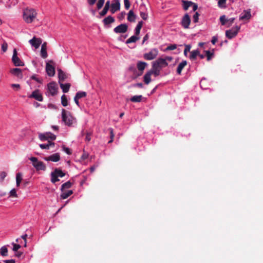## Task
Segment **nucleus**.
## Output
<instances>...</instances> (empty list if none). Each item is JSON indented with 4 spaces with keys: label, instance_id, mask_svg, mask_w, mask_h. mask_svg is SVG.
I'll return each mask as SVG.
<instances>
[{
    "label": "nucleus",
    "instance_id": "f257e3e1",
    "mask_svg": "<svg viewBox=\"0 0 263 263\" xmlns=\"http://www.w3.org/2000/svg\"><path fill=\"white\" fill-rule=\"evenodd\" d=\"M36 11L33 9H26L24 11L23 17L25 21L27 23H31L36 17Z\"/></svg>",
    "mask_w": 263,
    "mask_h": 263
},
{
    "label": "nucleus",
    "instance_id": "f03ea898",
    "mask_svg": "<svg viewBox=\"0 0 263 263\" xmlns=\"http://www.w3.org/2000/svg\"><path fill=\"white\" fill-rule=\"evenodd\" d=\"M62 121L67 126H71L72 124L73 117L72 116L71 114L65 109L62 110Z\"/></svg>",
    "mask_w": 263,
    "mask_h": 263
},
{
    "label": "nucleus",
    "instance_id": "7ed1b4c3",
    "mask_svg": "<svg viewBox=\"0 0 263 263\" xmlns=\"http://www.w3.org/2000/svg\"><path fill=\"white\" fill-rule=\"evenodd\" d=\"M65 176V173H64L61 169L58 168H55L54 170L51 173V182L52 183H55L60 180L58 178L59 177L62 178Z\"/></svg>",
    "mask_w": 263,
    "mask_h": 263
},
{
    "label": "nucleus",
    "instance_id": "20e7f679",
    "mask_svg": "<svg viewBox=\"0 0 263 263\" xmlns=\"http://www.w3.org/2000/svg\"><path fill=\"white\" fill-rule=\"evenodd\" d=\"M29 160L32 161L33 166L35 167L36 171H45L46 166L45 164L42 162L37 160L36 157H30Z\"/></svg>",
    "mask_w": 263,
    "mask_h": 263
},
{
    "label": "nucleus",
    "instance_id": "39448f33",
    "mask_svg": "<svg viewBox=\"0 0 263 263\" xmlns=\"http://www.w3.org/2000/svg\"><path fill=\"white\" fill-rule=\"evenodd\" d=\"M58 85L55 82H50L47 84V93L50 94L52 96H54L58 93Z\"/></svg>",
    "mask_w": 263,
    "mask_h": 263
},
{
    "label": "nucleus",
    "instance_id": "423d86ee",
    "mask_svg": "<svg viewBox=\"0 0 263 263\" xmlns=\"http://www.w3.org/2000/svg\"><path fill=\"white\" fill-rule=\"evenodd\" d=\"M158 52L156 48L152 49L148 52L143 54V58L146 60H152L157 57Z\"/></svg>",
    "mask_w": 263,
    "mask_h": 263
},
{
    "label": "nucleus",
    "instance_id": "0eeeda50",
    "mask_svg": "<svg viewBox=\"0 0 263 263\" xmlns=\"http://www.w3.org/2000/svg\"><path fill=\"white\" fill-rule=\"evenodd\" d=\"M239 30L240 27L236 26L232 29L227 30L226 31V36L229 39H232L237 35Z\"/></svg>",
    "mask_w": 263,
    "mask_h": 263
},
{
    "label": "nucleus",
    "instance_id": "6e6552de",
    "mask_svg": "<svg viewBox=\"0 0 263 263\" xmlns=\"http://www.w3.org/2000/svg\"><path fill=\"white\" fill-rule=\"evenodd\" d=\"M39 138L42 141L48 140H54L56 139V136L50 132H46L39 134Z\"/></svg>",
    "mask_w": 263,
    "mask_h": 263
},
{
    "label": "nucleus",
    "instance_id": "1a4fd4ad",
    "mask_svg": "<svg viewBox=\"0 0 263 263\" xmlns=\"http://www.w3.org/2000/svg\"><path fill=\"white\" fill-rule=\"evenodd\" d=\"M12 61L15 66H22L24 65V62L18 57L16 49L13 50Z\"/></svg>",
    "mask_w": 263,
    "mask_h": 263
},
{
    "label": "nucleus",
    "instance_id": "9d476101",
    "mask_svg": "<svg viewBox=\"0 0 263 263\" xmlns=\"http://www.w3.org/2000/svg\"><path fill=\"white\" fill-rule=\"evenodd\" d=\"M152 65L161 69L162 67H166L168 65V63L164 58H159L154 61Z\"/></svg>",
    "mask_w": 263,
    "mask_h": 263
},
{
    "label": "nucleus",
    "instance_id": "9b49d317",
    "mask_svg": "<svg viewBox=\"0 0 263 263\" xmlns=\"http://www.w3.org/2000/svg\"><path fill=\"white\" fill-rule=\"evenodd\" d=\"M147 65V64L143 61H138L137 64V67L139 70L138 73L136 74L135 77V78H137L138 77L141 76L143 72V70L145 68L146 66Z\"/></svg>",
    "mask_w": 263,
    "mask_h": 263
},
{
    "label": "nucleus",
    "instance_id": "f8f14e48",
    "mask_svg": "<svg viewBox=\"0 0 263 263\" xmlns=\"http://www.w3.org/2000/svg\"><path fill=\"white\" fill-rule=\"evenodd\" d=\"M50 63H53V61H50L46 63V71L49 77H53L55 74V68L53 65L50 64Z\"/></svg>",
    "mask_w": 263,
    "mask_h": 263
},
{
    "label": "nucleus",
    "instance_id": "ddd939ff",
    "mask_svg": "<svg viewBox=\"0 0 263 263\" xmlns=\"http://www.w3.org/2000/svg\"><path fill=\"white\" fill-rule=\"evenodd\" d=\"M128 29V26L126 24H121L114 29V31L116 33H125Z\"/></svg>",
    "mask_w": 263,
    "mask_h": 263
},
{
    "label": "nucleus",
    "instance_id": "4468645a",
    "mask_svg": "<svg viewBox=\"0 0 263 263\" xmlns=\"http://www.w3.org/2000/svg\"><path fill=\"white\" fill-rule=\"evenodd\" d=\"M191 23V18L189 15L185 14L182 18L181 25L184 29H188Z\"/></svg>",
    "mask_w": 263,
    "mask_h": 263
},
{
    "label": "nucleus",
    "instance_id": "2eb2a0df",
    "mask_svg": "<svg viewBox=\"0 0 263 263\" xmlns=\"http://www.w3.org/2000/svg\"><path fill=\"white\" fill-rule=\"evenodd\" d=\"M29 97L30 98H34L39 101H42L43 100V96L39 89L33 91Z\"/></svg>",
    "mask_w": 263,
    "mask_h": 263
},
{
    "label": "nucleus",
    "instance_id": "dca6fc26",
    "mask_svg": "<svg viewBox=\"0 0 263 263\" xmlns=\"http://www.w3.org/2000/svg\"><path fill=\"white\" fill-rule=\"evenodd\" d=\"M29 42L35 49H37L42 44V40L40 38H36L34 36L31 40H29Z\"/></svg>",
    "mask_w": 263,
    "mask_h": 263
},
{
    "label": "nucleus",
    "instance_id": "f3484780",
    "mask_svg": "<svg viewBox=\"0 0 263 263\" xmlns=\"http://www.w3.org/2000/svg\"><path fill=\"white\" fill-rule=\"evenodd\" d=\"M44 159L47 161H51L56 162L60 160V155L59 153H55L48 157H45Z\"/></svg>",
    "mask_w": 263,
    "mask_h": 263
},
{
    "label": "nucleus",
    "instance_id": "a211bd4d",
    "mask_svg": "<svg viewBox=\"0 0 263 263\" xmlns=\"http://www.w3.org/2000/svg\"><path fill=\"white\" fill-rule=\"evenodd\" d=\"M110 6L111 7L110 11L112 14L119 10L120 8V3L119 0H115L114 2Z\"/></svg>",
    "mask_w": 263,
    "mask_h": 263
},
{
    "label": "nucleus",
    "instance_id": "6ab92c4d",
    "mask_svg": "<svg viewBox=\"0 0 263 263\" xmlns=\"http://www.w3.org/2000/svg\"><path fill=\"white\" fill-rule=\"evenodd\" d=\"M10 72L13 74L15 76H16L17 78L22 79L23 78V73L21 69L18 68H15L11 69L10 70Z\"/></svg>",
    "mask_w": 263,
    "mask_h": 263
},
{
    "label": "nucleus",
    "instance_id": "aec40b11",
    "mask_svg": "<svg viewBox=\"0 0 263 263\" xmlns=\"http://www.w3.org/2000/svg\"><path fill=\"white\" fill-rule=\"evenodd\" d=\"M41 55L43 59H46L48 56L47 52V43L46 42H44L42 45L41 50Z\"/></svg>",
    "mask_w": 263,
    "mask_h": 263
},
{
    "label": "nucleus",
    "instance_id": "412c9836",
    "mask_svg": "<svg viewBox=\"0 0 263 263\" xmlns=\"http://www.w3.org/2000/svg\"><path fill=\"white\" fill-rule=\"evenodd\" d=\"M102 21L105 26H107L111 23H114L115 20L114 17L109 15L104 18Z\"/></svg>",
    "mask_w": 263,
    "mask_h": 263
},
{
    "label": "nucleus",
    "instance_id": "4be33fe9",
    "mask_svg": "<svg viewBox=\"0 0 263 263\" xmlns=\"http://www.w3.org/2000/svg\"><path fill=\"white\" fill-rule=\"evenodd\" d=\"M58 71L59 83L64 81L67 78L66 74L61 69H58Z\"/></svg>",
    "mask_w": 263,
    "mask_h": 263
},
{
    "label": "nucleus",
    "instance_id": "5701e85b",
    "mask_svg": "<svg viewBox=\"0 0 263 263\" xmlns=\"http://www.w3.org/2000/svg\"><path fill=\"white\" fill-rule=\"evenodd\" d=\"M152 75V72H150L149 71H148L144 76L143 81L146 84H148L151 82Z\"/></svg>",
    "mask_w": 263,
    "mask_h": 263
},
{
    "label": "nucleus",
    "instance_id": "b1692460",
    "mask_svg": "<svg viewBox=\"0 0 263 263\" xmlns=\"http://www.w3.org/2000/svg\"><path fill=\"white\" fill-rule=\"evenodd\" d=\"M187 65V62L186 61H182L178 66L177 68V73L178 74H180L182 69Z\"/></svg>",
    "mask_w": 263,
    "mask_h": 263
},
{
    "label": "nucleus",
    "instance_id": "393cba45",
    "mask_svg": "<svg viewBox=\"0 0 263 263\" xmlns=\"http://www.w3.org/2000/svg\"><path fill=\"white\" fill-rule=\"evenodd\" d=\"M59 83L60 87L62 89L63 92L66 93L68 92L69 88L70 87V84L69 83L63 84L61 82H60Z\"/></svg>",
    "mask_w": 263,
    "mask_h": 263
},
{
    "label": "nucleus",
    "instance_id": "a878e982",
    "mask_svg": "<svg viewBox=\"0 0 263 263\" xmlns=\"http://www.w3.org/2000/svg\"><path fill=\"white\" fill-rule=\"evenodd\" d=\"M160 70L161 68L152 65V68L149 71L150 72H152V74H154L155 77H157L160 74Z\"/></svg>",
    "mask_w": 263,
    "mask_h": 263
},
{
    "label": "nucleus",
    "instance_id": "bb28decb",
    "mask_svg": "<svg viewBox=\"0 0 263 263\" xmlns=\"http://www.w3.org/2000/svg\"><path fill=\"white\" fill-rule=\"evenodd\" d=\"M110 7V2L107 1L103 10L100 13L101 16H104L106 14Z\"/></svg>",
    "mask_w": 263,
    "mask_h": 263
},
{
    "label": "nucleus",
    "instance_id": "cd10ccee",
    "mask_svg": "<svg viewBox=\"0 0 263 263\" xmlns=\"http://www.w3.org/2000/svg\"><path fill=\"white\" fill-rule=\"evenodd\" d=\"M136 16L134 14L133 10H130L128 13L127 20L130 22H134L136 20Z\"/></svg>",
    "mask_w": 263,
    "mask_h": 263
},
{
    "label": "nucleus",
    "instance_id": "c85d7f7f",
    "mask_svg": "<svg viewBox=\"0 0 263 263\" xmlns=\"http://www.w3.org/2000/svg\"><path fill=\"white\" fill-rule=\"evenodd\" d=\"M62 193L61 195V198L63 199H65L67 198L69 196H70L72 193L73 192L72 190H69L67 192H64V190H63V192H62Z\"/></svg>",
    "mask_w": 263,
    "mask_h": 263
},
{
    "label": "nucleus",
    "instance_id": "c756f323",
    "mask_svg": "<svg viewBox=\"0 0 263 263\" xmlns=\"http://www.w3.org/2000/svg\"><path fill=\"white\" fill-rule=\"evenodd\" d=\"M198 55H199V50L198 49L193 50L191 52V54L189 58L190 60H194Z\"/></svg>",
    "mask_w": 263,
    "mask_h": 263
},
{
    "label": "nucleus",
    "instance_id": "7c9ffc66",
    "mask_svg": "<svg viewBox=\"0 0 263 263\" xmlns=\"http://www.w3.org/2000/svg\"><path fill=\"white\" fill-rule=\"evenodd\" d=\"M82 135H86L85 137V141L87 142H89L91 140V137L92 134V132H86V133L84 132V130H82L81 132Z\"/></svg>",
    "mask_w": 263,
    "mask_h": 263
},
{
    "label": "nucleus",
    "instance_id": "2f4dec72",
    "mask_svg": "<svg viewBox=\"0 0 263 263\" xmlns=\"http://www.w3.org/2000/svg\"><path fill=\"white\" fill-rule=\"evenodd\" d=\"M138 35H133L130 37H129L128 39H127L126 41V44H129L132 43H135L138 40H139L140 37L138 36Z\"/></svg>",
    "mask_w": 263,
    "mask_h": 263
},
{
    "label": "nucleus",
    "instance_id": "473e14b6",
    "mask_svg": "<svg viewBox=\"0 0 263 263\" xmlns=\"http://www.w3.org/2000/svg\"><path fill=\"white\" fill-rule=\"evenodd\" d=\"M143 22L142 21H140L138 22L136 28H135V34L136 35H139L141 29L142 27Z\"/></svg>",
    "mask_w": 263,
    "mask_h": 263
},
{
    "label": "nucleus",
    "instance_id": "72a5a7b5",
    "mask_svg": "<svg viewBox=\"0 0 263 263\" xmlns=\"http://www.w3.org/2000/svg\"><path fill=\"white\" fill-rule=\"evenodd\" d=\"M251 17V13L250 12L245 11L244 14H242L240 17V20H248Z\"/></svg>",
    "mask_w": 263,
    "mask_h": 263
},
{
    "label": "nucleus",
    "instance_id": "f704fd0d",
    "mask_svg": "<svg viewBox=\"0 0 263 263\" xmlns=\"http://www.w3.org/2000/svg\"><path fill=\"white\" fill-rule=\"evenodd\" d=\"M22 180V175L21 173H17L16 175V186H19Z\"/></svg>",
    "mask_w": 263,
    "mask_h": 263
},
{
    "label": "nucleus",
    "instance_id": "c9c22d12",
    "mask_svg": "<svg viewBox=\"0 0 263 263\" xmlns=\"http://www.w3.org/2000/svg\"><path fill=\"white\" fill-rule=\"evenodd\" d=\"M0 254L4 257L8 256V249L6 246H3L0 249Z\"/></svg>",
    "mask_w": 263,
    "mask_h": 263
},
{
    "label": "nucleus",
    "instance_id": "e433bc0d",
    "mask_svg": "<svg viewBox=\"0 0 263 263\" xmlns=\"http://www.w3.org/2000/svg\"><path fill=\"white\" fill-rule=\"evenodd\" d=\"M182 3L183 4V9L185 10H187L188 8L192 6V4H193V3L191 1H182Z\"/></svg>",
    "mask_w": 263,
    "mask_h": 263
},
{
    "label": "nucleus",
    "instance_id": "4c0bfd02",
    "mask_svg": "<svg viewBox=\"0 0 263 263\" xmlns=\"http://www.w3.org/2000/svg\"><path fill=\"white\" fill-rule=\"evenodd\" d=\"M142 96L141 95L139 96H134L130 98V101L133 102H140L142 100Z\"/></svg>",
    "mask_w": 263,
    "mask_h": 263
},
{
    "label": "nucleus",
    "instance_id": "58836bf2",
    "mask_svg": "<svg viewBox=\"0 0 263 263\" xmlns=\"http://www.w3.org/2000/svg\"><path fill=\"white\" fill-rule=\"evenodd\" d=\"M71 185H72V183L69 181L64 183V184H63L62 185L61 189V191L63 192V190H64L65 189H69L70 187H71Z\"/></svg>",
    "mask_w": 263,
    "mask_h": 263
},
{
    "label": "nucleus",
    "instance_id": "ea45409f",
    "mask_svg": "<svg viewBox=\"0 0 263 263\" xmlns=\"http://www.w3.org/2000/svg\"><path fill=\"white\" fill-rule=\"evenodd\" d=\"M61 103L63 106L68 105V100L66 95H63L61 97Z\"/></svg>",
    "mask_w": 263,
    "mask_h": 263
},
{
    "label": "nucleus",
    "instance_id": "a19ab883",
    "mask_svg": "<svg viewBox=\"0 0 263 263\" xmlns=\"http://www.w3.org/2000/svg\"><path fill=\"white\" fill-rule=\"evenodd\" d=\"M204 52L205 53V55L207 58V60L208 61H210L214 55V52H212L209 50H206Z\"/></svg>",
    "mask_w": 263,
    "mask_h": 263
},
{
    "label": "nucleus",
    "instance_id": "79ce46f5",
    "mask_svg": "<svg viewBox=\"0 0 263 263\" xmlns=\"http://www.w3.org/2000/svg\"><path fill=\"white\" fill-rule=\"evenodd\" d=\"M86 96L87 93L85 91H79L76 95V96H77V97L79 99L82 98H84Z\"/></svg>",
    "mask_w": 263,
    "mask_h": 263
},
{
    "label": "nucleus",
    "instance_id": "37998d69",
    "mask_svg": "<svg viewBox=\"0 0 263 263\" xmlns=\"http://www.w3.org/2000/svg\"><path fill=\"white\" fill-rule=\"evenodd\" d=\"M228 20L226 17L224 15H223L220 17V21L222 25H226L227 23H228Z\"/></svg>",
    "mask_w": 263,
    "mask_h": 263
},
{
    "label": "nucleus",
    "instance_id": "c03bdc74",
    "mask_svg": "<svg viewBox=\"0 0 263 263\" xmlns=\"http://www.w3.org/2000/svg\"><path fill=\"white\" fill-rule=\"evenodd\" d=\"M110 140L108 141V143L112 142L114 138V130L112 128H109Z\"/></svg>",
    "mask_w": 263,
    "mask_h": 263
},
{
    "label": "nucleus",
    "instance_id": "a18cd8bd",
    "mask_svg": "<svg viewBox=\"0 0 263 263\" xmlns=\"http://www.w3.org/2000/svg\"><path fill=\"white\" fill-rule=\"evenodd\" d=\"M191 46L190 45H185V49L184 50V54L185 56H187V52L190 51Z\"/></svg>",
    "mask_w": 263,
    "mask_h": 263
},
{
    "label": "nucleus",
    "instance_id": "49530a36",
    "mask_svg": "<svg viewBox=\"0 0 263 263\" xmlns=\"http://www.w3.org/2000/svg\"><path fill=\"white\" fill-rule=\"evenodd\" d=\"M227 0H219L218 2V5L220 8L225 7V4L226 3Z\"/></svg>",
    "mask_w": 263,
    "mask_h": 263
},
{
    "label": "nucleus",
    "instance_id": "de8ad7c7",
    "mask_svg": "<svg viewBox=\"0 0 263 263\" xmlns=\"http://www.w3.org/2000/svg\"><path fill=\"white\" fill-rule=\"evenodd\" d=\"M176 48L177 45L176 44H171L166 47V48L165 49V51L175 50L176 49Z\"/></svg>",
    "mask_w": 263,
    "mask_h": 263
},
{
    "label": "nucleus",
    "instance_id": "09e8293b",
    "mask_svg": "<svg viewBox=\"0 0 263 263\" xmlns=\"http://www.w3.org/2000/svg\"><path fill=\"white\" fill-rule=\"evenodd\" d=\"M10 196L14 198L17 197L16 191L15 189H13L11 190V191L10 192Z\"/></svg>",
    "mask_w": 263,
    "mask_h": 263
},
{
    "label": "nucleus",
    "instance_id": "8fccbe9b",
    "mask_svg": "<svg viewBox=\"0 0 263 263\" xmlns=\"http://www.w3.org/2000/svg\"><path fill=\"white\" fill-rule=\"evenodd\" d=\"M105 2V0H99L97 3V8L98 9H100L102 6H103Z\"/></svg>",
    "mask_w": 263,
    "mask_h": 263
},
{
    "label": "nucleus",
    "instance_id": "3c124183",
    "mask_svg": "<svg viewBox=\"0 0 263 263\" xmlns=\"http://www.w3.org/2000/svg\"><path fill=\"white\" fill-rule=\"evenodd\" d=\"M31 79L32 80L35 81L36 82H37L39 83H41V84L42 83L43 80L42 79H40L37 78V77L35 74L32 76L31 77Z\"/></svg>",
    "mask_w": 263,
    "mask_h": 263
},
{
    "label": "nucleus",
    "instance_id": "603ef678",
    "mask_svg": "<svg viewBox=\"0 0 263 263\" xmlns=\"http://www.w3.org/2000/svg\"><path fill=\"white\" fill-rule=\"evenodd\" d=\"M62 149L68 155H71L72 154L70 149L66 147L65 145H63Z\"/></svg>",
    "mask_w": 263,
    "mask_h": 263
},
{
    "label": "nucleus",
    "instance_id": "864d4df0",
    "mask_svg": "<svg viewBox=\"0 0 263 263\" xmlns=\"http://www.w3.org/2000/svg\"><path fill=\"white\" fill-rule=\"evenodd\" d=\"M12 245H13V250L15 252H17V250L21 248V246L18 244H16L14 243H12Z\"/></svg>",
    "mask_w": 263,
    "mask_h": 263
},
{
    "label": "nucleus",
    "instance_id": "5fc2aeb1",
    "mask_svg": "<svg viewBox=\"0 0 263 263\" xmlns=\"http://www.w3.org/2000/svg\"><path fill=\"white\" fill-rule=\"evenodd\" d=\"M8 48V44L6 42H4L3 44L2 45V51L5 52L7 51Z\"/></svg>",
    "mask_w": 263,
    "mask_h": 263
},
{
    "label": "nucleus",
    "instance_id": "6e6d98bb",
    "mask_svg": "<svg viewBox=\"0 0 263 263\" xmlns=\"http://www.w3.org/2000/svg\"><path fill=\"white\" fill-rule=\"evenodd\" d=\"M7 174L6 172H1L0 173V179L1 181H3Z\"/></svg>",
    "mask_w": 263,
    "mask_h": 263
},
{
    "label": "nucleus",
    "instance_id": "4d7b16f0",
    "mask_svg": "<svg viewBox=\"0 0 263 263\" xmlns=\"http://www.w3.org/2000/svg\"><path fill=\"white\" fill-rule=\"evenodd\" d=\"M199 16V14L197 12H196L195 13V14L193 15V21L194 23L198 22Z\"/></svg>",
    "mask_w": 263,
    "mask_h": 263
},
{
    "label": "nucleus",
    "instance_id": "13d9d810",
    "mask_svg": "<svg viewBox=\"0 0 263 263\" xmlns=\"http://www.w3.org/2000/svg\"><path fill=\"white\" fill-rule=\"evenodd\" d=\"M140 15L144 20H146L148 17L147 14L143 12H140Z\"/></svg>",
    "mask_w": 263,
    "mask_h": 263
},
{
    "label": "nucleus",
    "instance_id": "bf43d9fd",
    "mask_svg": "<svg viewBox=\"0 0 263 263\" xmlns=\"http://www.w3.org/2000/svg\"><path fill=\"white\" fill-rule=\"evenodd\" d=\"M124 7L126 10H128L130 7V2L128 0H124Z\"/></svg>",
    "mask_w": 263,
    "mask_h": 263
},
{
    "label": "nucleus",
    "instance_id": "052dcab7",
    "mask_svg": "<svg viewBox=\"0 0 263 263\" xmlns=\"http://www.w3.org/2000/svg\"><path fill=\"white\" fill-rule=\"evenodd\" d=\"M39 146L42 149H49L50 148L48 143L47 144H41Z\"/></svg>",
    "mask_w": 263,
    "mask_h": 263
},
{
    "label": "nucleus",
    "instance_id": "680f3d73",
    "mask_svg": "<svg viewBox=\"0 0 263 263\" xmlns=\"http://www.w3.org/2000/svg\"><path fill=\"white\" fill-rule=\"evenodd\" d=\"M234 20H235V18H234V17L228 19V27H230V26H231L232 24L234 23Z\"/></svg>",
    "mask_w": 263,
    "mask_h": 263
},
{
    "label": "nucleus",
    "instance_id": "e2e57ef3",
    "mask_svg": "<svg viewBox=\"0 0 263 263\" xmlns=\"http://www.w3.org/2000/svg\"><path fill=\"white\" fill-rule=\"evenodd\" d=\"M11 86L13 88H15L17 90L20 89V85L17 84H12Z\"/></svg>",
    "mask_w": 263,
    "mask_h": 263
},
{
    "label": "nucleus",
    "instance_id": "0e129e2a",
    "mask_svg": "<svg viewBox=\"0 0 263 263\" xmlns=\"http://www.w3.org/2000/svg\"><path fill=\"white\" fill-rule=\"evenodd\" d=\"M88 157V154L86 153H84L81 156V159L83 160L86 159Z\"/></svg>",
    "mask_w": 263,
    "mask_h": 263
},
{
    "label": "nucleus",
    "instance_id": "69168bd1",
    "mask_svg": "<svg viewBox=\"0 0 263 263\" xmlns=\"http://www.w3.org/2000/svg\"><path fill=\"white\" fill-rule=\"evenodd\" d=\"M125 15V12H122L119 16H118V18L120 20H122L124 16Z\"/></svg>",
    "mask_w": 263,
    "mask_h": 263
},
{
    "label": "nucleus",
    "instance_id": "338daca9",
    "mask_svg": "<svg viewBox=\"0 0 263 263\" xmlns=\"http://www.w3.org/2000/svg\"><path fill=\"white\" fill-rule=\"evenodd\" d=\"M97 0H87L88 3L89 5L92 6L94 5Z\"/></svg>",
    "mask_w": 263,
    "mask_h": 263
},
{
    "label": "nucleus",
    "instance_id": "774afa93",
    "mask_svg": "<svg viewBox=\"0 0 263 263\" xmlns=\"http://www.w3.org/2000/svg\"><path fill=\"white\" fill-rule=\"evenodd\" d=\"M4 261L5 263H15V261L14 259L5 260Z\"/></svg>",
    "mask_w": 263,
    "mask_h": 263
}]
</instances>
